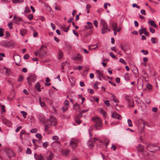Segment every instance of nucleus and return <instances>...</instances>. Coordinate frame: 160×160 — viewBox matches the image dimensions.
Instances as JSON below:
<instances>
[{"label": "nucleus", "instance_id": "nucleus-54", "mask_svg": "<svg viewBox=\"0 0 160 160\" xmlns=\"http://www.w3.org/2000/svg\"><path fill=\"white\" fill-rule=\"evenodd\" d=\"M104 102L105 104L107 106H108V107L110 106V103L108 100H105Z\"/></svg>", "mask_w": 160, "mask_h": 160}, {"label": "nucleus", "instance_id": "nucleus-36", "mask_svg": "<svg viewBox=\"0 0 160 160\" xmlns=\"http://www.w3.org/2000/svg\"><path fill=\"white\" fill-rule=\"evenodd\" d=\"M146 28H142L139 30V32L140 35L144 33V31H145Z\"/></svg>", "mask_w": 160, "mask_h": 160}, {"label": "nucleus", "instance_id": "nucleus-18", "mask_svg": "<svg viewBox=\"0 0 160 160\" xmlns=\"http://www.w3.org/2000/svg\"><path fill=\"white\" fill-rule=\"evenodd\" d=\"M13 58L15 61V62L16 63V64H17V62H18L20 61V58L19 56H13Z\"/></svg>", "mask_w": 160, "mask_h": 160}, {"label": "nucleus", "instance_id": "nucleus-49", "mask_svg": "<svg viewBox=\"0 0 160 160\" xmlns=\"http://www.w3.org/2000/svg\"><path fill=\"white\" fill-rule=\"evenodd\" d=\"M120 47L121 48L122 50L125 52L128 49V48H126V49H124L122 44L121 45Z\"/></svg>", "mask_w": 160, "mask_h": 160}, {"label": "nucleus", "instance_id": "nucleus-56", "mask_svg": "<svg viewBox=\"0 0 160 160\" xmlns=\"http://www.w3.org/2000/svg\"><path fill=\"white\" fill-rule=\"evenodd\" d=\"M128 106L131 107H133L134 106V102L133 101H132V104H131V103L130 101V103L128 102Z\"/></svg>", "mask_w": 160, "mask_h": 160}, {"label": "nucleus", "instance_id": "nucleus-20", "mask_svg": "<svg viewBox=\"0 0 160 160\" xmlns=\"http://www.w3.org/2000/svg\"><path fill=\"white\" fill-rule=\"evenodd\" d=\"M27 32V30L26 29H22L20 30V33L21 35L24 36Z\"/></svg>", "mask_w": 160, "mask_h": 160}, {"label": "nucleus", "instance_id": "nucleus-8", "mask_svg": "<svg viewBox=\"0 0 160 160\" xmlns=\"http://www.w3.org/2000/svg\"><path fill=\"white\" fill-rule=\"evenodd\" d=\"M13 20L15 22L18 23L21 22L22 20V19L21 18L18 17L14 16L13 18Z\"/></svg>", "mask_w": 160, "mask_h": 160}, {"label": "nucleus", "instance_id": "nucleus-55", "mask_svg": "<svg viewBox=\"0 0 160 160\" xmlns=\"http://www.w3.org/2000/svg\"><path fill=\"white\" fill-rule=\"evenodd\" d=\"M33 37H36L38 34V33L34 30H33Z\"/></svg>", "mask_w": 160, "mask_h": 160}, {"label": "nucleus", "instance_id": "nucleus-15", "mask_svg": "<svg viewBox=\"0 0 160 160\" xmlns=\"http://www.w3.org/2000/svg\"><path fill=\"white\" fill-rule=\"evenodd\" d=\"M148 23L151 25L152 27H153L156 28H157L158 27L157 25H156L155 22L152 20H149L148 21Z\"/></svg>", "mask_w": 160, "mask_h": 160}, {"label": "nucleus", "instance_id": "nucleus-51", "mask_svg": "<svg viewBox=\"0 0 160 160\" xmlns=\"http://www.w3.org/2000/svg\"><path fill=\"white\" fill-rule=\"evenodd\" d=\"M5 68L6 69V73L8 75H10V70L7 68Z\"/></svg>", "mask_w": 160, "mask_h": 160}, {"label": "nucleus", "instance_id": "nucleus-39", "mask_svg": "<svg viewBox=\"0 0 160 160\" xmlns=\"http://www.w3.org/2000/svg\"><path fill=\"white\" fill-rule=\"evenodd\" d=\"M4 29L2 28H0V37H2L3 35Z\"/></svg>", "mask_w": 160, "mask_h": 160}, {"label": "nucleus", "instance_id": "nucleus-64", "mask_svg": "<svg viewBox=\"0 0 160 160\" xmlns=\"http://www.w3.org/2000/svg\"><path fill=\"white\" fill-rule=\"evenodd\" d=\"M147 88L149 89H151L152 88V86L150 84H148L147 86Z\"/></svg>", "mask_w": 160, "mask_h": 160}, {"label": "nucleus", "instance_id": "nucleus-4", "mask_svg": "<svg viewBox=\"0 0 160 160\" xmlns=\"http://www.w3.org/2000/svg\"><path fill=\"white\" fill-rule=\"evenodd\" d=\"M28 80V83L30 85H32V82H34L36 80V76L35 74H31L27 78Z\"/></svg>", "mask_w": 160, "mask_h": 160}, {"label": "nucleus", "instance_id": "nucleus-47", "mask_svg": "<svg viewBox=\"0 0 160 160\" xmlns=\"http://www.w3.org/2000/svg\"><path fill=\"white\" fill-rule=\"evenodd\" d=\"M69 150L68 149H67L63 153V154L67 155L69 153Z\"/></svg>", "mask_w": 160, "mask_h": 160}, {"label": "nucleus", "instance_id": "nucleus-27", "mask_svg": "<svg viewBox=\"0 0 160 160\" xmlns=\"http://www.w3.org/2000/svg\"><path fill=\"white\" fill-rule=\"evenodd\" d=\"M58 54L59 55L58 58L59 59H60L62 58L63 56V53L60 50H59Z\"/></svg>", "mask_w": 160, "mask_h": 160}, {"label": "nucleus", "instance_id": "nucleus-9", "mask_svg": "<svg viewBox=\"0 0 160 160\" xmlns=\"http://www.w3.org/2000/svg\"><path fill=\"white\" fill-rule=\"evenodd\" d=\"M86 24H88L87 26H85L84 28L86 29H91L93 28V26L92 23L90 22H87Z\"/></svg>", "mask_w": 160, "mask_h": 160}, {"label": "nucleus", "instance_id": "nucleus-10", "mask_svg": "<svg viewBox=\"0 0 160 160\" xmlns=\"http://www.w3.org/2000/svg\"><path fill=\"white\" fill-rule=\"evenodd\" d=\"M7 154L9 158L14 156L13 152L11 150H8L7 152Z\"/></svg>", "mask_w": 160, "mask_h": 160}, {"label": "nucleus", "instance_id": "nucleus-14", "mask_svg": "<svg viewBox=\"0 0 160 160\" xmlns=\"http://www.w3.org/2000/svg\"><path fill=\"white\" fill-rule=\"evenodd\" d=\"M47 160H52L54 157L53 154L52 153H50L48 156H45Z\"/></svg>", "mask_w": 160, "mask_h": 160}, {"label": "nucleus", "instance_id": "nucleus-62", "mask_svg": "<svg viewBox=\"0 0 160 160\" xmlns=\"http://www.w3.org/2000/svg\"><path fill=\"white\" fill-rule=\"evenodd\" d=\"M55 9L57 10H61V8L60 6H58L57 7V6H55Z\"/></svg>", "mask_w": 160, "mask_h": 160}, {"label": "nucleus", "instance_id": "nucleus-35", "mask_svg": "<svg viewBox=\"0 0 160 160\" xmlns=\"http://www.w3.org/2000/svg\"><path fill=\"white\" fill-rule=\"evenodd\" d=\"M13 3H18L22 2L23 0H12Z\"/></svg>", "mask_w": 160, "mask_h": 160}, {"label": "nucleus", "instance_id": "nucleus-58", "mask_svg": "<svg viewBox=\"0 0 160 160\" xmlns=\"http://www.w3.org/2000/svg\"><path fill=\"white\" fill-rule=\"evenodd\" d=\"M109 55L113 58H116L115 56L113 54L112 52H110Z\"/></svg>", "mask_w": 160, "mask_h": 160}, {"label": "nucleus", "instance_id": "nucleus-30", "mask_svg": "<svg viewBox=\"0 0 160 160\" xmlns=\"http://www.w3.org/2000/svg\"><path fill=\"white\" fill-rule=\"evenodd\" d=\"M124 78L125 80L127 81L129 80V78L128 74L126 73L124 75Z\"/></svg>", "mask_w": 160, "mask_h": 160}, {"label": "nucleus", "instance_id": "nucleus-38", "mask_svg": "<svg viewBox=\"0 0 160 160\" xmlns=\"http://www.w3.org/2000/svg\"><path fill=\"white\" fill-rule=\"evenodd\" d=\"M36 137L39 139H42V136L39 133H37L36 134Z\"/></svg>", "mask_w": 160, "mask_h": 160}, {"label": "nucleus", "instance_id": "nucleus-34", "mask_svg": "<svg viewBox=\"0 0 160 160\" xmlns=\"http://www.w3.org/2000/svg\"><path fill=\"white\" fill-rule=\"evenodd\" d=\"M91 5L89 4H87L86 7L87 13H88L90 12L89 9L91 8Z\"/></svg>", "mask_w": 160, "mask_h": 160}, {"label": "nucleus", "instance_id": "nucleus-50", "mask_svg": "<svg viewBox=\"0 0 160 160\" xmlns=\"http://www.w3.org/2000/svg\"><path fill=\"white\" fill-rule=\"evenodd\" d=\"M37 132V129L35 128L32 129L30 131V132L32 133H36Z\"/></svg>", "mask_w": 160, "mask_h": 160}, {"label": "nucleus", "instance_id": "nucleus-46", "mask_svg": "<svg viewBox=\"0 0 160 160\" xmlns=\"http://www.w3.org/2000/svg\"><path fill=\"white\" fill-rule=\"evenodd\" d=\"M126 100L128 102L130 103V99L129 96H125Z\"/></svg>", "mask_w": 160, "mask_h": 160}, {"label": "nucleus", "instance_id": "nucleus-25", "mask_svg": "<svg viewBox=\"0 0 160 160\" xmlns=\"http://www.w3.org/2000/svg\"><path fill=\"white\" fill-rule=\"evenodd\" d=\"M108 27H103L102 29V34H103L105 33L108 30Z\"/></svg>", "mask_w": 160, "mask_h": 160}, {"label": "nucleus", "instance_id": "nucleus-13", "mask_svg": "<svg viewBox=\"0 0 160 160\" xmlns=\"http://www.w3.org/2000/svg\"><path fill=\"white\" fill-rule=\"evenodd\" d=\"M144 147L143 146L139 144L137 148V150L138 152H142L143 151Z\"/></svg>", "mask_w": 160, "mask_h": 160}, {"label": "nucleus", "instance_id": "nucleus-12", "mask_svg": "<svg viewBox=\"0 0 160 160\" xmlns=\"http://www.w3.org/2000/svg\"><path fill=\"white\" fill-rule=\"evenodd\" d=\"M96 72L98 76L101 77L105 79L103 75V71L99 70H96Z\"/></svg>", "mask_w": 160, "mask_h": 160}, {"label": "nucleus", "instance_id": "nucleus-52", "mask_svg": "<svg viewBox=\"0 0 160 160\" xmlns=\"http://www.w3.org/2000/svg\"><path fill=\"white\" fill-rule=\"evenodd\" d=\"M23 76L22 75H20L18 79V81L19 82H21L23 80Z\"/></svg>", "mask_w": 160, "mask_h": 160}, {"label": "nucleus", "instance_id": "nucleus-41", "mask_svg": "<svg viewBox=\"0 0 160 160\" xmlns=\"http://www.w3.org/2000/svg\"><path fill=\"white\" fill-rule=\"evenodd\" d=\"M26 153L27 154H31V153H32V151H31V149L30 148H27V150H26Z\"/></svg>", "mask_w": 160, "mask_h": 160}, {"label": "nucleus", "instance_id": "nucleus-61", "mask_svg": "<svg viewBox=\"0 0 160 160\" xmlns=\"http://www.w3.org/2000/svg\"><path fill=\"white\" fill-rule=\"evenodd\" d=\"M66 47L68 50H69L71 48V45L69 44H67L66 45Z\"/></svg>", "mask_w": 160, "mask_h": 160}, {"label": "nucleus", "instance_id": "nucleus-5", "mask_svg": "<svg viewBox=\"0 0 160 160\" xmlns=\"http://www.w3.org/2000/svg\"><path fill=\"white\" fill-rule=\"evenodd\" d=\"M78 141L75 139H72L70 141V144L72 147L73 149H75L77 146V143Z\"/></svg>", "mask_w": 160, "mask_h": 160}, {"label": "nucleus", "instance_id": "nucleus-31", "mask_svg": "<svg viewBox=\"0 0 160 160\" xmlns=\"http://www.w3.org/2000/svg\"><path fill=\"white\" fill-rule=\"evenodd\" d=\"M38 118L39 119V120L41 121L44 122V118L43 117V115L42 114H40L38 115Z\"/></svg>", "mask_w": 160, "mask_h": 160}, {"label": "nucleus", "instance_id": "nucleus-28", "mask_svg": "<svg viewBox=\"0 0 160 160\" xmlns=\"http://www.w3.org/2000/svg\"><path fill=\"white\" fill-rule=\"evenodd\" d=\"M151 41L152 43H155L158 42V39L155 38H152L151 39Z\"/></svg>", "mask_w": 160, "mask_h": 160}, {"label": "nucleus", "instance_id": "nucleus-3", "mask_svg": "<svg viewBox=\"0 0 160 160\" xmlns=\"http://www.w3.org/2000/svg\"><path fill=\"white\" fill-rule=\"evenodd\" d=\"M47 122L48 125L50 126H55L57 124V120L54 116L51 115L49 118L47 120Z\"/></svg>", "mask_w": 160, "mask_h": 160}, {"label": "nucleus", "instance_id": "nucleus-16", "mask_svg": "<svg viewBox=\"0 0 160 160\" xmlns=\"http://www.w3.org/2000/svg\"><path fill=\"white\" fill-rule=\"evenodd\" d=\"M82 57L79 55L78 54L77 56L72 57V58L75 60H80L82 59Z\"/></svg>", "mask_w": 160, "mask_h": 160}, {"label": "nucleus", "instance_id": "nucleus-2", "mask_svg": "<svg viewBox=\"0 0 160 160\" xmlns=\"http://www.w3.org/2000/svg\"><path fill=\"white\" fill-rule=\"evenodd\" d=\"M46 47L44 45H42L41 48L38 50V56L40 58L42 59L45 57L47 53Z\"/></svg>", "mask_w": 160, "mask_h": 160}, {"label": "nucleus", "instance_id": "nucleus-37", "mask_svg": "<svg viewBox=\"0 0 160 160\" xmlns=\"http://www.w3.org/2000/svg\"><path fill=\"white\" fill-rule=\"evenodd\" d=\"M25 131L24 130H22L21 131L20 133V136L21 139L22 138V135L24 134L25 133Z\"/></svg>", "mask_w": 160, "mask_h": 160}, {"label": "nucleus", "instance_id": "nucleus-7", "mask_svg": "<svg viewBox=\"0 0 160 160\" xmlns=\"http://www.w3.org/2000/svg\"><path fill=\"white\" fill-rule=\"evenodd\" d=\"M34 156V158L36 160H44V157L41 154L38 155L35 153Z\"/></svg>", "mask_w": 160, "mask_h": 160}, {"label": "nucleus", "instance_id": "nucleus-45", "mask_svg": "<svg viewBox=\"0 0 160 160\" xmlns=\"http://www.w3.org/2000/svg\"><path fill=\"white\" fill-rule=\"evenodd\" d=\"M13 24L12 22L8 24V26L9 28L10 29H12L13 28Z\"/></svg>", "mask_w": 160, "mask_h": 160}, {"label": "nucleus", "instance_id": "nucleus-26", "mask_svg": "<svg viewBox=\"0 0 160 160\" xmlns=\"http://www.w3.org/2000/svg\"><path fill=\"white\" fill-rule=\"evenodd\" d=\"M87 144L89 148H92L93 146V143L92 141H88L87 143Z\"/></svg>", "mask_w": 160, "mask_h": 160}, {"label": "nucleus", "instance_id": "nucleus-24", "mask_svg": "<svg viewBox=\"0 0 160 160\" xmlns=\"http://www.w3.org/2000/svg\"><path fill=\"white\" fill-rule=\"evenodd\" d=\"M104 141L105 143V147L107 148V145L109 143V140L108 138H105L104 139Z\"/></svg>", "mask_w": 160, "mask_h": 160}, {"label": "nucleus", "instance_id": "nucleus-53", "mask_svg": "<svg viewBox=\"0 0 160 160\" xmlns=\"http://www.w3.org/2000/svg\"><path fill=\"white\" fill-rule=\"evenodd\" d=\"M64 106H65L68 107L69 106V102L68 100H66L64 102Z\"/></svg>", "mask_w": 160, "mask_h": 160}, {"label": "nucleus", "instance_id": "nucleus-40", "mask_svg": "<svg viewBox=\"0 0 160 160\" xmlns=\"http://www.w3.org/2000/svg\"><path fill=\"white\" fill-rule=\"evenodd\" d=\"M30 11H31L30 10L29 8H28V7H26L25 8V9L24 11V12L25 13H26L30 12Z\"/></svg>", "mask_w": 160, "mask_h": 160}, {"label": "nucleus", "instance_id": "nucleus-60", "mask_svg": "<svg viewBox=\"0 0 160 160\" xmlns=\"http://www.w3.org/2000/svg\"><path fill=\"white\" fill-rule=\"evenodd\" d=\"M61 28L65 32V31L66 30V27L65 24H63L61 26Z\"/></svg>", "mask_w": 160, "mask_h": 160}, {"label": "nucleus", "instance_id": "nucleus-32", "mask_svg": "<svg viewBox=\"0 0 160 160\" xmlns=\"http://www.w3.org/2000/svg\"><path fill=\"white\" fill-rule=\"evenodd\" d=\"M100 113L102 114L104 117H106L107 116V113L106 112L104 111L103 109H101L100 111Z\"/></svg>", "mask_w": 160, "mask_h": 160}, {"label": "nucleus", "instance_id": "nucleus-29", "mask_svg": "<svg viewBox=\"0 0 160 160\" xmlns=\"http://www.w3.org/2000/svg\"><path fill=\"white\" fill-rule=\"evenodd\" d=\"M41 97H40L39 98V103H40V104L41 106L42 107H44L45 106V103H44V102H41Z\"/></svg>", "mask_w": 160, "mask_h": 160}, {"label": "nucleus", "instance_id": "nucleus-6", "mask_svg": "<svg viewBox=\"0 0 160 160\" xmlns=\"http://www.w3.org/2000/svg\"><path fill=\"white\" fill-rule=\"evenodd\" d=\"M112 117L113 118L118 119L119 120H121L122 119L121 116L116 112L113 113L112 114Z\"/></svg>", "mask_w": 160, "mask_h": 160}, {"label": "nucleus", "instance_id": "nucleus-42", "mask_svg": "<svg viewBox=\"0 0 160 160\" xmlns=\"http://www.w3.org/2000/svg\"><path fill=\"white\" fill-rule=\"evenodd\" d=\"M128 125L129 127H131L132 126V122L130 119H128Z\"/></svg>", "mask_w": 160, "mask_h": 160}, {"label": "nucleus", "instance_id": "nucleus-1", "mask_svg": "<svg viewBox=\"0 0 160 160\" xmlns=\"http://www.w3.org/2000/svg\"><path fill=\"white\" fill-rule=\"evenodd\" d=\"M92 120L95 122V128L97 130L101 129L102 127V123L101 119L99 117H96L92 118Z\"/></svg>", "mask_w": 160, "mask_h": 160}, {"label": "nucleus", "instance_id": "nucleus-63", "mask_svg": "<svg viewBox=\"0 0 160 160\" xmlns=\"http://www.w3.org/2000/svg\"><path fill=\"white\" fill-rule=\"evenodd\" d=\"M29 58V54H27L24 55V56L23 57V58L25 59H28Z\"/></svg>", "mask_w": 160, "mask_h": 160}, {"label": "nucleus", "instance_id": "nucleus-59", "mask_svg": "<svg viewBox=\"0 0 160 160\" xmlns=\"http://www.w3.org/2000/svg\"><path fill=\"white\" fill-rule=\"evenodd\" d=\"M141 52H142L143 54L145 55H146L148 53V52L147 50H142L141 51Z\"/></svg>", "mask_w": 160, "mask_h": 160}, {"label": "nucleus", "instance_id": "nucleus-44", "mask_svg": "<svg viewBox=\"0 0 160 160\" xmlns=\"http://www.w3.org/2000/svg\"><path fill=\"white\" fill-rule=\"evenodd\" d=\"M21 113L22 114L24 118H26V115L27 114V113L26 112L24 111H22L21 112Z\"/></svg>", "mask_w": 160, "mask_h": 160}, {"label": "nucleus", "instance_id": "nucleus-17", "mask_svg": "<svg viewBox=\"0 0 160 160\" xmlns=\"http://www.w3.org/2000/svg\"><path fill=\"white\" fill-rule=\"evenodd\" d=\"M100 23L102 25L103 27H108L107 22L104 20L103 19H101Z\"/></svg>", "mask_w": 160, "mask_h": 160}, {"label": "nucleus", "instance_id": "nucleus-23", "mask_svg": "<svg viewBox=\"0 0 160 160\" xmlns=\"http://www.w3.org/2000/svg\"><path fill=\"white\" fill-rule=\"evenodd\" d=\"M14 45L13 43L11 42H7L6 48H9L10 47L13 46Z\"/></svg>", "mask_w": 160, "mask_h": 160}, {"label": "nucleus", "instance_id": "nucleus-57", "mask_svg": "<svg viewBox=\"0 0 160 160\" xmlns=\"http://www.w3.org/2000/svg\"><path fill=\"white\" fill-rule=\"evenodd\" d=\"M149 30L150 32L152 33H154L155 32V29L152 27L149 28Z\"/></svg>", "mask_w": 160, "mask_h": 160}, {"label": "nucleus", "instance_id": "nucleus-22", "mask_svg": "<svg viewBox=\"0 0 160 160\" xmlns=\"http://www.w3.org/2000/svg\"><path fill=\"white\" fill-rule=\"evenodd\" d=\"M112 27L113 28V31L116 30L117 28V24L115 22H113L112 24Z\"/></svg>", "mask_w": 160, "mask_h": 160}, {"label": "nucleus", "instance_id": "nucleus-33", "mask_svg": "<svg viewBox=\"0 0 160 160\" xmlns=\"http://www.w3.org/2000/svg\"><path fill=\"white\" fill-rule=\"evenodd\" d=\"M0 45L3 47L6 48L7 42L5 41H2L1 42Z\"/></svg>", "mask_w": 160, "mask_h": 160}, {"label": "nucleus", "instance_id": "nucleus-21", "mask_svg": "<svg viewBox=\"0 0 160 160\" xmlns=\"http://www.w3.org/2000/svg\"><path fill=\"white\" fill-rule=\"evenodd\" d=\"M41 85L39 82H37L35 86V88L38 92L41 91V88H40Z\"/></svg>", "mask_w": 160, "mask_h": 160}, {"label": "nucleus", "instance_id": "nucleus-48", "mask_svg": "<svg viewBox=\"0 0 160 160\" xmlns=\"http://www.w3.org/2000/svg\"><path fill=\"white\" fill-rule=\"evenodd\" d=\"M119 61L124 65H126L127 64V63L122 58H120L119 59Z\"/></svg>", "mask_w": 160, "mask_h": 160}, {"label": "nucleus", "instance_id": "nucleus-43", "mask_svg": "<svg viewBox=\"0 0 160 160\" xmlns=\"http://www.w3.org/2000/svg\"><path fill=\"white\" fill-rule=\"evenodd\" d=\"M68 108V107L64 106L62 108V110L63 111V112H65L66 111H67Z\"/></svg>", "mask_w": 160, "mask_h": 160}, {"label": "nucleus", "instance_id": "nucleus-11", "mask_svg": "<svg viewBox=\"0 0 160 160\" xmlns=\"http://www.w3.org/2000/svg\"><path fill=\"white\" fill-rule=\"evenodd\" d=\"M154 148V146L151 144L148 145L146 147V148L147 150L152 152H153L152 150Z\"/></svg>", "mask_w": 160, "mask_h": 160}, {"label": "nucleus", "instance_id": "nucleus-19", "mask_svg": "<svg viewBox=\"0 0 160 160\" xmlns=\"http://www.w3.org/2000/svg\"><path fill=\"white\" fill-rule=\"evenodd\" d=\"M76 122L78 124H79L81 123V121L80 120V118H79V116L77 115L75 118Z\"/></svg>", "mask_w": 160, "mask_h": 160}]
</instances>
